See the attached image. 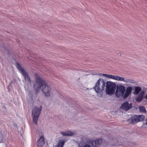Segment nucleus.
<instances>
[{"label": "nucleus", "mask_w": 147, "mask_h": 147, "mask_svg": "<svg viewBox=\"0 0 147 147\" xmlns=\"http://www.w3.org/2000/svg\"><path fill=\"white\" fill-rule=\"evenodd\" d=\"M125 89L126 88L125 86L121 85L117 86L115 93L116 97L118 98L123 97Z\"/></svg>", "instance_id": "nucleus-6"}, {"label": "nucleus", "mask_w": 147, "mask_h": 147, "mask_svg": "<svg viewBox=\"0 0 147 147\" xmlns=\"http://www.w3.org/2000/svg\"><path fill=\"white\" fill-rule=\"evenodd\" d=\"M137 119L136 115H135L130 117L127 120V121L128 123L132 124H135L138 122Z\"/></svg>", "instance_id": "nucleus-9"}, {"label": "nucleus", "mask_w": 147, "mask_h": 147, "mask_svg": "<svg viewBox=\"0 0 147 147\" xmlns=\"http://www.w3.org/2000/svg\"><path fill=\"white\" fill-rule=\"evenodd\" d=\"M35 76L36 77L35 80L37 84H35L34 85L33 88L36 93L38 92L40 88L44 86V88L42 89L43 93L45 96H49L51 88L47 85L45 80L37 74H35Z\"/></svg>", "instance_id": "nucleus-1"}, {"label": "nucleus", "mask_w": 147, "mask_h": 147, "mask_svg": "<svg viewBox=\"0 0 147 147\" xmlns=\"http://www.w3.org/2000/svg\"><path fill=\"white\" fill-rule=\"evenodd\" d=\"M116 88V84L111 82H108L107 83L106 93L108 95H112L115 93Z\"/></svg>", "instance_id": "nucleus-4"}, {"label": "nucleus", "mask_w": 147, "mask_h": 147, "mask_svg": "<svg viewBox=\"0 0 147 147\" xmlns=\"http://www.w3.org/2000/svg\"><path fill=\"white\" fill-rule=\"evenodd\" d=\"M139 110L142 113H145L146 112V111L145 109V107L144 106H140L139 107Z\"/></svg>", "instance_id": "nucleus-18"}, {"label": "nucleus", "mask_w": 147, "mask_h": 147, "mask_svg": "<svg viewBox=\"0 0 147 147\" xmlns=\"http://www.w3.org/2000/svg\"><path fill=\"white\" fill-rule=\"evenodd\" d=\"M141 90V88L140 87L136 86L135 88V92L134 94L135 95H137L139 94Z\"/></svg>", "instance_id": "nucleus-15"}, {"label": "nucleus", "mask_w": 147, "mask_h": 147, "mask_svg": "<svg viewBox=\"0 0 147 147\" xmlns=\"http://www.w3.org/2000/svg\"><path fill=\"white\" fill-rule=\"evenodd\" d=\"M145 99H146V100H147V94H146V95L145 96Z\"/></svg>", "instance_id": "nucleus-20"}, {"label": "nucleus", "mask_w": 147, "mask_h": 147, "mask_svg": "<svg viewBox=\"0 0 147 147\" xmlns=\"http://www.w3.org/2000/svg\"><path fill=\"white\" fill-rule=\"evenodd\" d=\"M102 142V140L101 139H98L94 141L92 140V144H93V147H96L97 145L101 144Z\"/></svg>", "instance_id": "nucleus-12"}, {"label": "nucleus", "mask_w": 147, "mask_h": 147, "mask_svg": "<svg viewBox=\"0 0 147 147\" xmlns=\"http://www.w3.org/2000/svg\"><path fill=\"white\" fill-rule=\"evenodd\" d=\"M146 124L147 125V119H146Z\"/></svg>", "instance_id": "nucleus-21"}, {"label": "nucleus", "mask_w": 147, "mask_h": 147, "mask_svg": "<svg viewBox=\"0 0 147 147\" xmlns=\"http://www.w3.org/2000/svg\"><path fill=\"white\" fill-rule=\"evenodd\" d=\"M37 144L38 147H41L45 144L44 138L43 136H41L38 140Z\"/></svg>", "instance_id": "nucleus-10"}, {"label": "nucleus", "mask_w": 147, "mask_h": 147, "mask_svg": "<svg viewBox=\"0 0 147 147\" xmlns=\"http://www.w3.org/2000/svg\"><path fill=\"white\" fill-rule=\"evenodd\" d=\"M138 122L142 121H143L144 119V115H136Z\"/></svg>", "instance_id": "nucleus-16"}, {"label": "nucleus", "mask_w": 147, "mask_h": 147, "mask_svg": "<svg viewBox=\"0 0 147 147\" xmlns=\"http://www.w3.org/2000/svg\"><path fill=\"white\" fill-rule=\"evenodd\" d=\"M144 97L140 94H139L138 96L136 98V100L138 102H140L143 99Z\"/></svg>", "instance_id": "nucleus-17"}, {"label": "nucleus", "mask_w": 147, "mask_h": 147, "mask_svg": "<svg viewBox=\"0 0 147 147\" xmlns=\"http://www.w3.org/2000/svg\"><path fill=\"white\" fill-rule=\"evenodd\" d=\"M61 133L64 136H72L74 135L73 133L71 131H68L66 132H61Z\"/></svg>", "instance_id": "nucleus-13"}, {"label": "nucleus", "mask_w": 147, "mask_h": 147, "mask_svg": "<svg viewBox=\"0 0 147 147\" xmlns=\"http://www.w3.org/2000/svg\"><path fill=\"white\" fill-rule=\"evenodd\" d=\"M42 108V106H40L39 108L37 107H34L32 110V115L33 116V120L34 123L36 125L37 123V121Z\"/></svg>", "instance_id": "nucleus-2"}, {"label": "nucleus", "mask_w": 147, "mask_h": 147, "mask_svg": "<svg viewBox=\"0 0 147 147\" xmlns=\"http://www.w3.org/2000/svg\"><path fill=\"white\" fill-rule=\"evenodd\" d=\"M16 67L24 76L25 80L28 82L30 83H31V79L29 77V75L26 71L23 69V68L20 65V64L18 63L16 64Z\"/></svg>", "instance_id": "nucleus-7"}, {"label": "nucleus", "mask_w": 147, "mask_h": 147, "mask_svg": "<svg viewBox=\"0 0 147 147\" xmlns=\"http://www.w3.org/2000/svg\"><path fill=\"white\" fill-rule=\"evenodd\" d=\"M132 88L131 87H129L126 88V90L125 93L123 96V98L124 99L126 98L130 94Z\"/></svg>", "instance_id": "nucleus-11"}, {"label": "nucleus", "mask_w": 147, "mask_h": 147, "mask_svg": "<svg viewBox=\"0 0 147 147\" xmlns=\"http://www.w3.org/2000/svg\"><path fill=\"white\" fill-rule=\"evenodd\" d=\"M144 91H142L139 94H140L141 96H142L144 97Z\"/></svg>", "instance_id": "nucleus-19"}, {"label": "nucleus", "mask_w": 147, "mask_h": 147, "mask_svg": "<svg viewBox=\"0 0 147 147\" xmlns=\"http://www.w3.org/2000/svg\"><path fill=\"white\" fill-rule=\"evenodd\" d=\"M105 82L102 80L99 79L95 87V90L97 93H101L104 90Z\"/></svg>", "instance_id": "nucleus-3"}, {"label": "nucleus", "mask_w": 147, "mask_h": 147, "mask_svg": "<svg viewBox=\"0 0 147 147\" xmlns=\"http://www.w3.org/2000/svg\"><path fill=\"white\" fill-rule=\"evenodd\" d=\"M65 142V141L63 139L60 140L58 143L57 147H63Z\"/></svg>", "instance_id": "nucleus-14"}, {"label": "nucleus", "mask_w": 147, "mask_h": 147, "mask_svg": "<svg viewBox=\"0 0 147 147\" xmlns=\"http://www.w3.org/2000/svg\"><path fill=\"white\" fill-rule=\"evenodd\" d=\"M132 107V103L129 104L128 102L126 101L121 105L120 108L125 111H127L131 108Z\"/></svg>", "instance_id": "nucleus-8"}, {"label": "nucleus", "mask_w": 147, "mask_h": 147, "mask_svg": "<svg viewBox=\"0 0 147 147\" xmlns=\"http://www.w3.org/2000/svg\"><path fill=\"white\" fill-rule=\"evenodd\" d=\"M103 75L108 78L113 79L119 81H123L127 83H130L131 80L128 79L125 80V79L122 77H120L117 76H113L111 75L107 74H103Z\"/></svg>", "instance_id": "nucleus-5"}]
</instances>
